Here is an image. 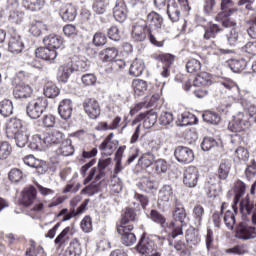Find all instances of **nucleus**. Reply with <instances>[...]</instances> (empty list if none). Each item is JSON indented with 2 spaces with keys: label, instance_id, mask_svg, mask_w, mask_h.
<instances>
[{
  "label": "nucleus",
  "instance_id": "e433bc0d",
  "mask_svg": "<svg viewBox=\"0 0 256 256\" xmlns=\"http://www.w3.org/2000/svg\"><path fill=\"white\" fill-rule=\"evenodd\" d=\"M113 137H115V134L113 132L109 133L99 145L100 151H103L105 155L111 156L113 151H115V143L112 142Z\"/></svg>",
  "mask_w": 256,
  "mask_h": 256
},
{
  "label": "nucleus",
  "instance_id": "cd10ccee",
  "mask_svg": "<svg viewBox=\"0 0 256 256\" xmlns=\"http://www.w3.org/2000/svg\"><path fill=\"white\" fill-rule=\"evenodd\" d=\"M33 95V88L27 84H18L13 89L15 99H29Z\"/></svg>",
  "mask_w": 256,
  "mask_h": 256
},
{
  "label": "nucleus",
  "instance_id": "a18cd8bd",
  "mask_svg": "<svg viewBox=\"0 0 256 256\" xmlns=\"http://www.w3.org/2000/svg\"><path fill=\"white\" fill-rule=\"evenodd\" d=\"M143 71H145V62L136 58L130 65L129 74L132 75V77H141Z\"/></svg>",
  "mask_w": 256,
  "mask_h": 256
},
{
  "label": "nucleus",
  "instance_id": "e2e57ef3",
  "mask_svg": "<svg viewBox=\"0 0 256 256\" xmlns=\"http://www.w3.org/2000/svg\"><path fill=\"white\" fill-rule=\"evenodd\" d=\"M178 121L181 125V127H187V125H195L197 124V117L191 113H184L181 114L180 118H178Z\"/></svg>",
  "mask_w": 256,
  "mask_h": 256
},
{
  "label": "nucleus",
  "instance_id": "4468645a",
  "mask_svg": "<svg viewBox=\"0 0 256 256\" xmlns=\"http://www.w3.org/2000/svg\"><path fill=\"white\" fill-rule=\"evenodd\" d=\"M87 205H89V199H86L83 201V203L75 210H71L69 212V209L63 208L57 215V217H64L62 218V222L65 223V221H71L73 217H77L79 215H83L85 211L87 210Z\"/></svg>",
  "mask_w": 256,
  "mask_h": 256
},
{
  "label": "nucleus",
  "instance_id": "338daca9",
  "mask_svg": "<svg viewBox=\"0 0 256 256\" xmlns=\"http://www.w3.org/2000/svg\"><path fill=\"white\" fill-rule=\"evenodd\" d=\"M226 253H228V255H247V253H249V246L245 244L236 245L226 249Z\"/></svg>",
  "mask_w": 256,
  "mask_h": 256
},
{
  "label": "nucleus",
  "instance_id": "69168bd1",
  "mask_svg": "<svg viewBox=\"0 0 256 256\" xmlns=\"http://www.w3.org/2000/svg\"><path fill=\"white\" fill-rule=\"evenodd\" d=\"M23 163L25 165H28V167H32L33 169H41L43 167V162L35 158V156H33L32 154L26 155L23 158Z\"/></svg>",
  "mask_w": 256,
  "mask_h": 256
},
{
  "label": "nucleus",
  "instance_id": "4d7b16f0",
  "mask_svg": "<svg viewBox=\"0 0 256 256\" xmlns=\"http://www.w3.org/2000/svg\"><path fill=\"white\" fill-rule=\"evenodd\" d=\"M247 65V60L243 58L232 59L229 61V67L234 73H241V71H245V69H247Z\"/></svg>",
  "mask_w": 256,
  "mask_h": 256
},
{
  "label": "nucleus",
  "instance_id": "ddd939ff",
  "mask_svg": "<svg viewBox=\"0 0 256 256\" xmlns=\"http://www.w3.org/2000/svg\"><path fill=\"white\" fill-rule=\"evenodd\" d=\"M236 237L242 241L256 239V226L240 223L236 229Z\"/></svg>",
  "mask_w": 256,
  "mask_h": 256
},
{
  "label": "nucleus",
  "instance_id": "13d9d810",
  "mask_svg": "<svg viewBox=\"0 0 256 256\" xmlns=\"http://www.w3.org/2000/svg\"><path fill=\"white\" fill-rule=\"evenodd\" d=\"M202 119L205 123H210V125H219L221 122V116L219 113L211 110H206L202 115Z\"/></svg>",
  "mask_w": 256,
  "mask_h": 256
},
{
  "label": "nucleus",
  "instance_id": "0e129e2a",
  "mask_svg": "<svg viewBox=\"0 0 256 256\" xmlns=\"http://www.w3.org/2000/svg\"><path fill=\"white\" fill-rule=\"evenodd\" d=\"M139 164L144 169H147V167H151V165L153 167V165L155 164V155H153V153L151 152L144 153L139 159Z\"/></svg>",
  "mask_w": 256,
  "mask_h": 256
},
{
  "label": "nucleus",
  "instance_id": "423d86ee",
  "mask_svg": "<svg viewBox=\"0 0 256 256\" xmlns=\"http://www.w3.org/2000/svg\"><path fill=\"white\" fill-rule=\"evenodd\" d=\"M151 30L145 21L140 20L132 25L131 38L134 43H143V41H147Z\"/></svg>",
  "mask_w": 256,
  "mask_h": 256
},
{
  "label": "nucleus",
  "instance_id": "bb28decb",
  "mask_svg": "<svg viewBox=\"0 0 256 256\" xmlns=\"http://www.w3.org/2000/svg\"><path fill=\"white\" fill-rule=\"evenodd\" d=\"M37 59H42V61H50L53 63L57 59V50H52V48L39 47L35 51Z\"/></svg>",
  "mask_w": 256,
  "mask_h": 256
},
{
  "label": "nucleus",
  "instance_id": "09e8293b",
  "mask_svg": "<svg viewBox=\"0 0 256 256\" xmlns=\"http://www.w3.org/2000/svg\"><path fill=\"white\" fill-rule=\"evenodd\" d=\"M192 217L194 225L201 227L203 225V218L205 217V208L201 204H196L192 210Z\"/></svg>",
  "mask_w": 256,
  "mask_h": 256
},
{
  "label": "nucleus",
  "instance_id": "4be33fe9",
  "mask_svg": "<svg viewBox=\"0 0 256 256\" xmlns=\"http://www.w3.org/2000/svg\"><path fill=\"white\" fill-rule=\"evenodd\" d=\"M73 64L70 63L69 59L66 62L59 66L57 72V80L59 83H67L69 81V77L73 75Z\"/></svg>",
  "mask_w": 256,
  "mask_h": 256
},
{
  "label": "nucleus",
  "instance_id": "a19ab883",
  "mask_svg": "<svg viewBox=\"0 0 256 256\" xmlns=\"http://www.w3.org/2000/svg\"><path fill=\"white\" fill-rule=\"evenodd\" d=\"M60 93L61 90L57 87V84L51 81L45 83L43 88V94L45 97L48 99H55L56 97H59Z\"/></svg>",
  "mask_w": 256,
  "mask_h": 256
},
{
  "label": "nucleus",
  "instance_id": "0eeeda50",
  "mask_svg": "<svg viewBox=\"0 0 256 256\" xmlns=\"http://www.w3.org/2000/svg\"><path fill=\"white\" fill-rule=\"evenodd\" d=\"M82 107L89 119H98L101 115V105L95 98H86L82 103Z\"/></svg>",
  "mask_w": 256,
  "mask_h": 256
},
{
  "label": "nucleus",
  "instance_id": "ea45409f",
  "mask_svg": "<svg viewBox=\"0 0 256 256\" xmlns=\"http://www.w3.org/2000/svg\"><path fill=\"white\" fill-rule=\"evenodd\" d=\"M219 33H221V26L210 22L204 27L203 38L206 41H210V39H216Z\"/></svg>",
  "mask_w": 256,
  "mask_h": 256
},
{
  "label": "nucleus",
  "instance_id": "20e7f679",
  "mask_svg": "<svg viewBox=\"0 0 256 256\" xmlns=\"http://www.w3.org/2000/svg\"><path fill=\"white\" fill-rule=\"evenodd\" d=\"M153 237H155L159 241H165V237L157 235L147 236V233L144 232L138 244L135 246V250L137 251V253H139L140 255H151V253L154 252L155 249H157Z\"/></svg>",
  "mask_w": 256,
  "mask_h": 256
},
{
  "label": "nucleus",
  "instance_id": "6ab92c4d",
  "mask_svg": "<svg viewBox=\"0 0 256 256\" xmlns=\"http://www.w3.org/2000/svg\"><path fill=\"white\" fill-rule=\"evenodd\" d=\"M21 203L24 207H31L37 201V188L30 185L25 187L21 192Z\"/></svg>",
  "mask_w": 256,
  "mask_h": 256
},
{
  "label": "nucleus",
  "instance_id": "7ed1b4c3",
  "mask_svg": "<svg viewBox=\"0 0 256 256\" xmlns=\"http://www.w3.org/2000/svg\"><path fill=\"white\" fill-rule=\"evenodd\" d=\"M49 101L43 96L32 99L26 106V113L30 119H39L44 111H47Z\"/></svg>",
  "mask_w": 256,
  "mask_h": 256
},
{
  "label": "nucleus",
  "instance_id": "a878e982",
  "mask_svg": "<svg viewBox=\"0 0 256 256\" xmlns=\"http://www.w3.org/2000/svg\"><path fill=\"white\" fill-rule=\"evenodd\" d=\"M144 23L149 27V29H161L163 27V16L155 11H151L146 16Z\"/></svg>",
  "mask_w": 256,
  "mask_h": 256
},
{
  "label": "nucleus",
  "instance_id": "7c9ffc66",
  "mask_svg": "<svg viewBox=\"0 0 256 256\" xmlns=\"http://www.w3.org/2000/svg\"><path fill=\"white\" fill-rule=\"evenodd\" d=\"M148 41L153 45V47H158L159 49L165 47V43H167V36L161 32L155 33L150 30V34H148Z\"/></svg>",
  "mask_w": 256,
  "mask_h": 256
},
{
  "label": "nucleus",
  "instance_id": "5701e85b",
  "mask_svg": "<svg viewBox=\"0 0 256 256\" xmlns=\"http://www.w3.org/2000/svg\"><path fill=\"white\" fill-rule=\"evenodd\" d=\"M213 85V74L208 72H200L193 80L194 87L207 88Z\"/></svg>",
  "mask_w": 256,
  "mask_h": 256
},
{
  "label": "nucleus",
  "instance_id": "b1692460",
  "mask_svg": "<svg viewBox=\"0 0 256 256\" xmlns=\"http://www.w3.org/2000/svg\"><path fill=\"white\" fill-rule=\"evenodd\" d=\"M22 129L24 128L21 119L11 118L6 125V135L8 139H13Z\"/></svg>",
  "mask_w": 256,
  "mask_h": 256
},
{
  "label": "nucleus",
  "instance_id": "f03ea898",
  "mask_svg": "<svg viewBox=\"0 0 256 256\" xmlns=\"http://www.w3.org/2000/svg\"><path fill=\"white\" fill-rule=\"evenodd\" d=\"M173 220L168 224V229L171 230L169 237L175 239L179 235H183V223L187 219V210L181 204H176L172 211Z\"/></svg>",
  "mask_w": 256,
  "mask_h": 256
},
{
  "label": "nucleus",
  "instance_id": "dca6fc26",
  "mask_svg": "<svg viewBox=\"0 0 256 256\" xmlns=\"http://www.w3.org/2000/svg\"><path fill=\"white\" fill-rule=\"evenodd\" d=\"M183 183L186 187H197V183H199V169L195 166H188L184 171Z\"/></svg>",
  "mask_w": 256,
  "mask_h": 256
},
{
  "label": "nucleus",
  "instance_id": "f704fd0d",
  "mask_svg": "<svg viewBox=\"0 0 256 256\" xmlns=\"http://www.w3.org/2000/svg\"><path fill=\"white\" fill-rule=\"evenodd\" d=\"M45 143L49 145H59L65 139V134L59 130H53L44 136Z\"/></svg>",
  "mask_w": 256,
  "mask_h": 256
},
{
  "label": "nucleus",
  "instance_id": "473e14b6",
  "mask_svg": "<svg viewBox=\"0 0 256 256\" xmlns=\"http://www.w3.org/2000/svg\"><path fill=\"white\" fill-rule=\"evenodd\" d=\"M43 43L49 49L56 51V49H61V47H63V38L59 35L50 34L44 37Z\"/></svg>",
  "mask_w": 256,
  "mask_h": 256
},
{
  "label": "nucleus",
  "instance_id": "37998d69",
  "mask_svg": "<svg viewBox=\"0 0 256 256\" xmlns=\"http://www.w3.org/2000/svg\"><path fill=\"white\" fill-rule=\"evenodd\" d=\"M22 7L27 11H41L45 7V0H22Z\"/></svg>",
  "mask_w": 256,
  "mask_h": 256
},
{
  "label": "nucleus",
  "instance_id": "39448f33",
  "mask_svg": "<svg viewBox=\"0 0 256 256\" xmlns=\"http://www.w3.org/2000/svg\"><path fill=\"white\" fill-rule=\"evenodd\" d=\"M152 59L155 61H159L162 63V71L161 76L167 79V77H171V67L175 65V61H177V56L171 53H160L153 54Z\"/></svg>",
  "mask_w": 256,
  "mask_h": 256
},
{
  "label": "nucleus",
  "instance_id": "5fc2aeb1",
  "mask_svg": "<svg viewBox=\"0 0 256 256\" xmlns=\"http://www.w3.org/2000/svg\"><path fill=\"white\" fill-rule=\"evenodd\" d=\"M46 142H45V137H41V135L36 134L32 136V139L28 145L29 149L32 151H41L43 147H45Z\"/></svg>",
  "mask_w": 256,
  "mask_h": 256
},
{
  "label": "nucleus",
  "instance_id": "c9c22d12",
  "mask_svg": "<svg viewBox=\"0 0 256 256\" xmlns=\"http://www.w3.org/2000/svg\"><path fill=\"white\" fill-rule=\"evenodd\" d=\"M82 253L83 249L81 248V241L79 238H74L71 240L63 256H81Z\"/></svg>",
  "mask_w": 256,
  "mask_h": 256
},
{
  "label": "nucleus",
  "instance_id": "f8f14e48",
  "mask_svg": "<svg viewBox=\"0 0 256 256\" xmlns=\"http://www.w3.org/2000/svg\"><path fill=\"white\" fill-rule=\"evenodd\" d=\"M73 233V227L71 226H68L61 231V233L54 240L57 251H65V247L69 245V241H71Z\"/></svg>",
  "mask_w": 256,
  "mask_h": 256
},
{
  "label": "nucleus",
  "instance_id": "2eb2a0df",
  "mask_svg": "<svg viewBox=\"0 0 256 256\" xmlns=\"http://www.w3.org/2000/svg\"><path fill=\"white\" fill-rule=\"evenodd\" d=\"M127 15H129V9L125 0H116L113 8V17L118 23H125L127 21Z\"/></svg>",
  "mask_w": 256,
  "mask_h": 256
},
{
  "label": "nucleus",
  "instance_id": "c756f323",
  "mask_svg": "<svg viewBox=\"0 0 256 256\" xmlns=\"http://www.w3.org/2000/svg\"><path fill=\"white\" fill-rule=\"evenodd\" d=\"M173 239L174 238H171L168 234L169 245L175 249L179 256H191V249L189 248V245L187 246V244L182 240H178L173 243Z\"/></svg>",
  "mask_w": 256,
  "mask_h": 256
},
{
  "label": "nucleus",
  "instance_id": "79ce46f5",
  "mask_svg": "<svg viewBox=\"0 0 256 256\" xmlns=\"http://www.w3.org/2000/svg\"><path fill=\"white\" fill-rule=\"evenodd\" d=\"M103 177H105V170H101L98 168V173H97V167H93L90 169L88 175L85 177L83 184L88 185V183H91L93 179H94V182L97 183L101 181Z\"/></svg>",
  "mask_w": 256,
  "mask_h": 256
},
{
  "label": "nucleus",
  "instance_id": "a211bd4d",
  "mask_svg": "<svg viewBox=\"0 0 256 256\" xmlns=\"http://www.w3.org/2000/svg\"><path fill=\"white\" fill-rule=\"evenodd\" d=\"M24 49L25 44L23 43L21 36L15 32H12L8 41V51L14 55H19V53H23Z\"/></svg>",
  "mask_w": 256,
  "mask_h": 256
},
{
  "label": "nucleus",
  "instance_id": "bf43d9fd",
  "mask_svg": "<svg viewBox=\"0 0 256 256\" xmlns=\"http://www.w3.org/2000/svg\"><path fill=\"white\" fill-rule=\"evenodd\" d=\"M0 115L3 117H11L13 115V101L9 99L0 101Z\"/></svg>",
  "mask_w": 256,
  "mask_h": 256
},
{
  "label": "nucleus",
  "instance_id": "c85d7f7f",
  "mask_svg": "<svg viewBox=\"0 0 256 256\" xmlns=\"http://www.w3.org/2000/svg\"><path fill=\"white\" fill-rule=\"evenodd\" d=\"M119 55V50L116 47H107L99 52V57L102 63H113Z\"/></svg>",
  "mask_w": 256,
  "mask_h": 256
},
{
  "label": "nucleus",
  "instance_id": "1a4fd4ad",
  "mask_svg": "<svg viewBox=\"0 0 256 256\" xmlns=\"http://www.w3.org/2000/svg\"><path fill=\"white\" fill-rule=\"evenodd\" d=\"M219 89L221 93H225L228 95V97H232L234 99H237V97H240L241 95V89L239 88V85H237V83L231 79H224L220 81Z\"/></svg>",
  "mask_w": 256,
  "mask_h": 256
},
{
  "label": "nucleus",
  "instance_id": "9b49d317",
  "mask_svg": "<svg viewBox=\"0 0 256 256\" xmlns=\"http://www.w3.org/2000/svg\"><path fill=\"white\" fill-rule=\"evenodd\" d=\"M143 121L144 129H151L157 123V113L151 111H146L138 114L132 121V125H137Z\"/></svg>",
  "mask_w": 256,
  "mask_h": 256
},
{
  "label": "nucleus",
  "instance_id": "603ef678",
  "mask_svg": "<svg viewBox=\"0 0 256 256\" xmlns=\"http://www.w3.org/2000/svg\"><path fill=\"white\" fill-rule=\"evenodd\" d=\"M202 67L203 64L201 63V60L195 58H190L186 62V71L187 73H190V75H198Z\"/></svg>",
  "mask_w": 256,
  "mask_h": 256
},
{
  "label": "nucleus",
  "instance_id": "9d476101",
  "mask_svg": "<svg viewBox=\"0 0 256 256\" xmlns=\"http://www.w3.org/2000/svg\"><path fill=\"white\" fill-rule=\"evenodd\" d=\"M135 229V226L133 224H128L127 226H118L117 232L119 235H121V242L123 245H126V247H131L134 243L137 241V237L135 236L133 231Z\"/></svg>",
  "mask_w": 256,
  "mask_h": 256
},
{
  "label": "nucleus",
  "instance_id": "393cba45",
  "mask_svg": "<svg viewBox=\"0 0 256 256\" xmlns=\"http://www.w3.org/2000/svg\"><path fill=\"white\" fill-rule=\"evenodd\" d=\"M58 113L61 119H64V121L71 119V116L73 115V102L71 99H64L60 101L58 106Z\"/></svg>",
  "mask_w": 256,
  "mask_h": 256
},
{
  "label": "nucleus",
  "instance_id": "72a5a7b5",
  "mask_svg": "<svg viewBox=\"0 0 256 256\" xmlns=\"http://www.w3.org/2000/svg\"><path fill=\"white\" fill-rule=\"evenodd\" d=\"M239 209L243 217H247V215H253V212L255 211V201L249 198V196H246L241 200Z\"/></svg>",
  "mask_w": 256,
  "mask_h": 256
},
{
  "label": "nucleus",
  "instance_id": "680f3d73",
  "mask_svg": "<svg viewBox=\"0 0 256 256\" xmlns=\"http://www.w3.org/2000/svg\"><path fill=\"white\" fill-rule=\"evenodd\" d=\"M132 87L134 89L135 95L141 96L145 91H147V82L141 79H134L132 81Z\"/></svg>",
  "mask_w": 256,
  "mask_h": 256
},
{
  "label": "nucleus",
  "instance_id": "2f4dec72",
  "mask_svg": "<svg viewBox=\"0 0 256 256\" xmlns=\"http://www.w3.org/2000/svg\"><path fill=\"white\" fill-rule=\"evenodd\" d=\"M167 15L172 23H177L181 17V10L179 4L175 0H168Z\"/></svg>",
  "mask_w": 256,
  "mask_h": 256
},
{
  "label": "nucleus",
  "instance_id": "de8ad7c7",
  "mask_svg": "<svg viewBox=\"0 0 256 256\" xmlns=\"http://www.w3.org/2000/svg\"><path fill=\"white\" fill-rule=\"evenodd\" d=\"M29 137H31V132L27 128H22L13 139H15L17 147L23 148L29 143Z\"/></svg>",
  "mask_w": 256,
  "mask_h": 256
},
{
  "label": "nucleus",
  "instance_id": "f257e3e1",
  "mask_svg": "<svg viewBox=\"0 0 256 256\" xmlns=\"http://www.w3.org/2000/svg\"><path fill=\"white\" fill-rule=\"evenodd\" d=\"M256 123V108L250 107L245 113L239 112L233 119L232 122L228 124V130L232 133H241L247 131Z\"/></svg>",
  "mask_w": 256,
  "mask_h": 256
},
{
  "label": "nucleus",
  "instance_id": "aec40b11",
  "mask_svg": "<svg viewBox=\"0 0 256 256\" xmlns=\"http://www.w3.org/2000/svg\"><path fill=\"white\" fill-rule=\"evenodd\" d=\"M175 199V193L171 185H164L158 194V205L165 207Z\"/></svg>",
  "mask_w": 256,
  "mask_h": 256
},
{
  "label": "nucleus",
  "instance_id": "774afa93",
  "mask_svg": "<svg viewBox=\"0 0 256 256\" xmlns=\"http://www.w3.org/2000/svg\"><path fill=\"white\" fill-rule=\"evenodd\" d=\"M29 33L34 37H39L43 31V22L33 20L29 24Z\"/></svg>",
  "mask_w": 256,
  "mask_h": 256
},
{
  "label": "nucleus",
  "instance_id": "052dcab7",
  "mask_svg": "<svg viewBox=\"0 0 256 256\" xmlns=\"http://www.w3.org/2000/svg\"><path fill=\"white\" fill-rule=\"evenodd\" d=\"M149 219H151L153 223L160 225V227H165V225H167V218H165V215L161 214L158 210L152 209L149 214Z\"/></svg>",
  "mask_w": 256,
  "mask_h": 256
},
{
  "label": "nucleus",
  "instance_id": "8fccbe9b",
  "mask_svg": "<svg viewBox=\"0 0 256 256\" xmlns=\"http://www.w3.org/2000/svg\"><path fill=\"white\" fill-rule=\"evenodd\" d=\"M234 205H237L239 203V201H241V197H243V195H245V191H247V185L241 181V180H237L234 183Z\"/></svg>",
  "mask_w": 256,
  "mask_h": 256
},
{
  "label": "nucleus",
  "instance_id": "864d4df0",
  "mask_svg": "<svg viewBox=\"0 0 256 256\" xmlns=\"http://www.w3.org/2000/svg\"><path fill=\"white\" fill-rule=\"evenodd\" d=\"M25 256H47L43 246H37L34 240L30 241V246L26 248Z\"/></svg>",
  "mask_w": 256,
  "mask_h": 256
},
{
  "label": "nucleus",
  "instance_id": "3c124183",
  "mask_svg": "<svg viewBox=\"0 0 256 256\" xmlns=\"http://www.w3.org/2000/svg\"><path fill=\"white\" fill-rule=\"evenodd\" d=\"M237 213V205H233V211L232 210H228L225 212L224 214V223L227 227V229H230L231 231H233L234 227H235V223H237V220L235 219V214Z\"/></svg>",
  "mask_w": 256,
  "mask_h": 256
},
{
  "label": "nucleus",
  "instance_id": "49530a36",
  "mask_svg": "<svg viewBox=\"0 0 256 256\" xmlns=\"http://www.w3.org/2000/svg\"><path fill=\"white\" fill-rule=\"evenodd\" d=\"M185 239L189 247H193L198 243H201V236H199V231L195 230V228H188L186 230Z\"/></svg>",
  "mask_w": 256,
  "mask_h": 256
},
{
  "label": "nucleus",
  "instance_id": "58836bf2",
  "mask_svg": "<svg viewBox=\"0 0 256 256\" xmlns=\"http://www.w3.org/2000/svg\"><path fill=\"white\" fill-rule=\"evenodd\" d=\"M137 221V212L133 208H125L121 214L120 226L127 227L128 223Z\"/></svg>",
  "mask_w": 256,
  "mask_h": 256
},
{
  "label": "nucleus",
  "instance_id": "c03bdc74",
  "mask_svg": "<svg viewBox=\"0 0 256 256\" xmlns=\"http://www.w3.org/2000/svg\"><path fill=\"white\" fill-rule=\"evenodd\" d=\"M75 153V148L73 144H71L70 139H66L61 142L60 147L56 150L57 155H62V157H69Z\"/></svg>",
  "mask_w": 256,
  "mask_h": 256
},
{
  "label": "nucleus",
  "instance_id": "6e6d98bb",
  "mask_svg": "<svg viewBox=\"0 0 256 256\" xmlns=\"http://www.w3.org/2000/svg\"><path fill=\"white\" fill-rule=\"evenodd\" d=\"M231 172V164L227 160H223L217 170V177L220 181H225Z\"/></svg>",
  "mask_w": 256,
  "mask_h": 256
},
{
  "label": "nucleus",
  "instance_id": "f3484780",
  "mask_svg": "<svg viewBox=\"0 0 256 256\" xmlns=\"http://www.w3.org/2000/svg\"><path fill=\"white\" fill-rule=\"evenodd\" d=\"M174 155L179 163L189 164L193 163L195 154L193 150L185 146H178L175 149Z\"/></svg>",
  "mask_w": 256,
  "mask_h": 256
},
{
  "label": "nucleus",
  "instance_id": "6e6552de",
  "mask_svg": "<svg viewBox=\"0 0 256 256\" xmlns=\"http://www.w3.org/2000/svg\"><path fill=\"white\" fill-rule=\"evenodd\" d=\"M54 5H60L59 14L62 21H75L77 17V7L71 3L63 4L61 1H54Z\"/></svg>",
  "mask_w": 256,
  "mask_h": 256
},
{
  "label": "nucleus",
  "instance_id": "4c0bfd02",
  "mask_svg": "<svg viewBox=\"0 0 256 256\" xmlns=\"http://www.w3.org/2000/svg\"><path fill=\"white\" fill-rule=\"evenodd\" d=\"M221 183V179L217 175H210L206 182V191L208 197H217V185Z\"/></svg>",
  "mask_w": 256,
  "mask_h": 256
},
{
  "label": "nucleus",
  "instance_id": "412c9836",
  "mask_svg": "<svg viewBox=\"0 0 256 256\" xmlns=\"http://www.w3.org/2000/svg\"><path fill=\"white\" fill-rule=\"evenodd\" d=\"M235 11H237V9H230L228 12H220L215 19L216 21H221L222 27L233 30L237 27V22L230 17Z\"/></svg>",
  "mask_w": 256,
  "mask_h": 256
}]
</instances>
